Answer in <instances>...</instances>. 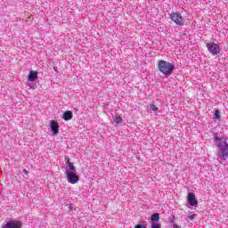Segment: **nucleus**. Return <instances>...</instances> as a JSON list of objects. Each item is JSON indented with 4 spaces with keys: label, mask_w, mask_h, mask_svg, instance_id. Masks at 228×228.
<instances>
[{
    "label": "nucleus",
    "mask_w": 228,
    "mask_h": 228,
    "mask_svg": "<svg viewBox=\"0 0 228 228\" xmlns=\"http://www.w3.org/2000/svg\"><path fill=\"white\" fill-rule=\"evenodd\" d=\"M134 228H147L144 224H136Z\"/></svg>",
    "instance_id": "f3484780"
},
{
    "label": "nucleus",
    "mask_w": 228,
    "mask_h": 228,
    "mask_svg": "<svg viewBox=\"0 0 228 228\" xmlns=\"http://www.w3.org/2000/svg\"><path fill=\"white\" fill-rule=\"evenodd\" d=\"M50 127L53 134H58L60 133V125H58V122L52 120L50 124Z\"/></svg>",
    "instance_id": "0eeeda50"
},
{
    "label": "nucleus",
    "mask_w": 228,
    "mask_h": 228,
    "mask_svg": "<svg viewBox=\"0 0 228 228\" xmlns=\"http://www.w3.org/2000/svg\"><path fill=\"white\" fill-rule=\"evenodd\" d=\"M66 164H67L68 170H70V172H74L75 170L74 164L70 162V159H66Z\"/></svg>",
    "instance_id": "9b49d317"
},
{
    "label": "nucleus",
    "mask_w": 228,
    "mask_h": 228,
    "mask_svg": "<svg viewBox=\"0 0 228 228\" xmlns=\"http://www.w3.org/2000/svg\"><path fill=\"white\" fill-rule=\"evenodd\" d=\"M113 120L116 124H120L122 123V117H120L119 115H116L114 118H113Z\"/></svg>",
    "instance_id": "4468645a"
},
{
    "label": "nucleus",
    "mask_w": 228,
    "mask_h": 228,
    "mask_svg": "<svg viewBox=\"0 0 228 228\" xmlns=\"http://www.w3.org/2000/svg\"><path fill=\"white\" fill-rule=\"evenodd\" d=\"M38 78V72L35 70H30L28 74V81L35 82Z\"/></svg>",
    "instance_id": "1a4fd4ad"
},
{
    "label": "nucleus",
    "mask_w": 228,
    "mask_h": 228,
    "mask_svg": "<svg viewBox=\"0 0 228 228\" xmlns=\"http://www.w3.org/2000/svg\"><path fill=\"white\" fill-rule=\"evenodd\" d=\"M214 118L215 120H222V118L220 116V110H215Z\"/></svg>",
    "instance_id": "ddd939ff"
},
{
    "label": "nucleus",
    "mask_w": 228,
    "mask_h": 228,
    "mask_svg": "<svg viewBox=\"0 0 228 228\" xmlns=\"http://www.w3.org/2000/svg\"><path fill=\"white\" fill-rule=\"evenodd\" d=\"M66 181L70 184H77L79 183V175L76 172H67Z\"/></svg>",
    "instance_id": "20e7f679"
},
{
    "label": "nucleus",
    "mask_w": 228,
    "mask_h": 228,
    "mask_svg": "<svg viewBox=\"0 0 228 228\" xmlns=\"http://www.w3.org/2000/svg\"><path fill=\"white\" fill-rule=\"evenodd\" d=\"M171 20L175 22L177 26L183 25V16L179 14L178 12H173L170 14Z\"/></svg>",
    "instance_id": "39448f33"
},
{
    "label": "nucleus",
    "mask_w": 228,
    "mask_h": 228,
    "mask_svg": "<svg viewBox=\"0 0 228 228\" xmlns=\"http://www.w3.org/2000/svg\"><path fill=\"white\" fill-rule=\"evenodd\" d=\"M188 202L192 207L198 204L197 198H195V195L191 192L188 194Z\"/></svg>",
    "instance_id": "6e6552de"
},
{
    "label": "nucleus",
    "mask_w": 228,
    "mask_h": 228,
    "mask_svg": "<svg viewBox=\"0 0 228 228\" xmlns=\"http://www.w3.org/2000/svg\"><path fill=\"white\" fill-rule=\"evenodd\" d=\"M3 228H22L20 221H9Z\"/></svg>",
    "instance_id": "423d86ee"
},
{
    "label": "nucleus",
    "mask_w": 228,
    "mask_h": 228,
    "mask_svg": "<svg viewBox=\"0 0 228 228\" xmlns=\"http://www.w3.org/2000/svg\"><path fill=\"white\" fill-rule=\"evenodd\" d=\"M151 222H159V214L155 213V214L151 215Z\"/></svg>",
    "instance_id": "f8f14e48"
},
{
    "label": "nucleus",
    "mask_w": 228,
    "mask_h": 228,
    "mask_svg": "<svg viewBox=\"0 0 228 228\" xmlns=\"http://www.w3.org/2000/svg\"><path fill=\"white\" fill-rule=\"evenodd\" d=\"M158 69L163 76L168 77L172 76V72H174L175 66L167 61L160 60L158 61Z\"/></svg>",
    "instance_id": "f03ea898"
},
{
    "label": "nucleus",
    "mask_w": 228,
    "mask_h": 228,
    "mask_svg": "<svg viewBox=\"0 0 228 228\" xmlns=\"http://www.w3.org/2000/svg\"><path fill=\"white\" fill-rule=\"evenodd\" d=\"M206 47L208 53L213 56H216V54H220V45L215 42H208L206 44Z\"/></svg>",
    "instance_id": "7ed1b4c3"
},
{
    "label": "nucleus",
    "mask_w": 228,
    "mask_h": 228,
    "mask_svg": "<svg viewBox=\"0 0 228 228\" xmlns=\"http://www.w3.org/2000/svg\"><path fill=\"white\" fill-rule=\"evenodd\" d=\"M150 108H151V110H152V111H158V108H157V106L156 105H154V104H151L150 105Z\"/></svg>",
    "instance_id": "dca6fc26"
},
{
    "label": "nucleus",
    "mask_w": 228,
    "mask_h": 228,
    "mask_svg": "<svg viewBox=\"0 0 228 228\" xmlns=\"http://www.w3.org/2000/svg\"><path fill=\"white\" fill-rule=\"evenodd\" d=\"M214 140L219 151L217 153L218 158L225 161L228 158V143L227 138L218 135V134H214Z\"/></svg>",
    "instance_id": "f257e3e1"
},
{
    "label": "nucleus",
    "mask_w": 228,
    "mask_h": 228,
    "mask_svg": "<svg viewBox=\"0 0 228 228\" xmlns=\"http://www.w3.org/2000/svg\"><path fill=\"white\" fill-rule=\"evenodd\" d=\"M23 172H26V169H23Z\"/></svg>",
    "instance_id": "6ab92c4d"
},
{
    "label": "nucleus",
    "mask_w": 228,
    "mask_h": 228,
    "mask_svg": "<svg viewBox=\"0 0 228 228\" xmlns=\"http://www.w3.org/2000/svg\"><path fill=\"white\" fill-rule=\"evenodd\" d=\"M173 227H174V228H179V225H177V224H173Z\"/></svg>",
    "instance_id": "a211bd4d"
},
{
    "label": "nucleus",
    "mask_w": 228,
    "mask_h": 228,
    "mask_svg": "<svg viewBox=\"0 0 228 228\" xmlns=\"http://www.w3.org/2000/svg\"><path fill=\"white\" fill-rule=\"evenodd\" d=\"M151 228H161V225L158 223H151Z\"/></svg>",
    "instance_id": "2eb2a0df"
},
{
    "label": "nucleus",
    "mask_w": 228,
    "mask_h": 228,
    "mask_svg": "<svg viewBox=\"0 0 228 228\" xmlns=\"http://www.w3.org/2000/svg\"><path fill=\"white\" fill-rule=\"evenodd\" d=\"M63 118L66 121L72 120V111L68 110V111L64 112Z\"/></svg>",
    "instance_id": "9d476101"
}]
</instances>
